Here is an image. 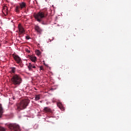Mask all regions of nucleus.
<instances>
[{
	"instance_id": "nucleus-20",
	"label": "nucleus",
	"mask_w": 131,
	"mask_h": 131,
	"mask_svg": "<svg viewBox=\"0 0 131 131\" xmlns=\"http://www.w3.org/2000/svg\"><path fill=\"white\" fill-rule=\"evenodd\" d=\"M26 39H30V37L29 36H27L26 37Z\"/></svg>"
},
{
	"instance_id": "nucleus-3",
	"label": "nucleus",
	"mask_w": 131,
	"mask_h": 131,
	"mask_svg": "<svg viewBox=\"0 0 131 131\" xmlns=\"http://www.w3.org/2000/svg\"><path fill=\"white\" fill-rule=\"evenodd\" d=\"M30 102V101L28 99L23 100L19 103L16 104V110H17V111H21V110L26 109Z\"/></svg>"
},
{
	"instance_id": "nucleus-23",
	"label": "nucleus",
	"mask_w": 131,
	"mask_h": 131,
	"mask_svg": "<svg viewBox=\"0 0 131 131\" xmlns=\"http://www.w3.org/2000/svg\"><path fill=\"white\" fill-rule=\"evenodd\" d=\"M28 53H30V51H28Z\"/></svg>"
},
{
	"instance_id": "nucleus-8",
	"label": "nucleus",
	"mask_w": 131,
	"mask_h": 131,
	"mask_svg": "<svg viewBox=\"0 0 131 131\" xmlns=\"http://www.w3.org/2000/svg\"><path fill=\"white\" fill-rule=\"evenodd\" d=\"M18 29L19 30V34H23V33L25 32V30H24V28H23L21 24H18Z\"/></svg>"
},
{
	"instance_id": "nucleus-22",
	"label": "nucleus",
	"mask_w": 131,
	"mask_h": 131,
	"mask_svg": "<svg viewBox=\"0 0 131 131\" xmlns=\"http://www.w3.org/2000/svg\"><path fill=\"white\" fill-rule=\"evenodd\" d=\"M0 47H2V44H1V43H0Z\"/></svg>"
},
{
	"instance_id": "nucleus-19",
	"label": "nucleus",
	"mask_w": 131,
	"mask_h": 131,
	"mask_svg": "<svg viewBox=\"0 0 131 131\" xmlns=\"http://www.w3.org/2000/svg\"><path fill=\"white\" fill-rule=\"evenodd\" d=\"M0 131H6V129L2 126H0Z\"/></svg>"
},
{
	"instance_id": "nucleus-12",
	"label": "nucleus",
	"mask_w": 131,
	"mask_h": 131,
	"mask_svg": "<svg viewBox=\"0 0 131 131\" xmlns=\"http://www.w3.org/2000/svg\"><path fill=\"white\" fill-rule=\"evenodd\" d=\"M2 12L4 14L8 15V7L7 6H4L3 8Z\"/></svg>"
},
{
	"instance_id": "nucleus-5",
	"label": "nucleus",
	"mask_w": 131,
	"mask_h": 131,
	"mask_svg": "<svg viewBox=\"0 0 131 131\" xmlns=\"http://www.w3.org/2000/svg\"><path fill=\"white\" fill-rule=\"evenodd\" d=\"M25 8H26V3L23 2L19 4V6L16 7L15 11L16 13H19L20 10L25 9Z\"/></svg>"
},
{
	"instance_id": "nucleus-9",
	"label": "nucleus",
	"mask_w": 131,
	"mask_h": 131,
	"mask_svg": "<svg viewBox=\"0 0 131 131\" xmlns=\"http://www.w3.org/2000/svg\"><path fill=\"white\" fill-rule=\"evenodd\" d=\"M34 29H35V31H36L37 32V33H39V34H41V33L42 32V29H41V28H40L39 26H38L37 25H35Z\"/></svg>"
},
{
	"instance_id": "nucleus-17",
	"label": "nucleus",
	"mask_w": 131,
	"mask_h": 131,
	"mask_svg": "<svg viewBox=\"0 0 131 131\" xmlns=\"http://www.w3.org/2000/svg\"><path fill=\"white\" fill-rule=\"evenodd\" d=\"M35 53L37 56H40L41 55V52L39 50H36Z\"/></svg>"
},
{
	"instance_id": "nucleus-7",
	"label": "nucleus",
	"mask_w": 131,
	"mask_h": 131,
	"mask_svg": "<svg viewBox=\"0 0 131 131\" xmlns=\"http://www.w3.org/2000/svg\"><path fill=\"white\" fill-rule=\"evenodd\" d=\"M12 57L14 58L15 61H16V63L17 64H20L21 63V58L19 57V56L15 55V54H12Z\"/></svg>"
},
{
	"instance_id": "nucleus-11",
	"label": "nucleus",
	"mask_w": 131,
	"mask_h": 131,
	"mask_svg": "<svg viewBox=\"0 0 131 131\" xmlns=\"http://www.w3.org/2000/svg\"><path fill=\"white\" fill-rule=\"evenodd\" d=\"M57 106H58V107H59V108L60 109V110H62V111H63V110H65L64 106H63V105L62 104V103L61 102H58Z\"/></svg>"
},
{
	"instance_id": "nucleus-16",
	"label": "nucleus",
	"mask_w": 131,
	"mask_h": 131,
	"mask_svg": "<svg viewBox=\"0 0 131 131\" xmlns=\"http://www.w3.org/2000/svg\"><path fill=\"white\" fill-rule=\"evenodd\" d=\"M35 100V101H38V100H40V96H39V95H36Z\"/></svg>"
},
{
	"instance_id": "nucleus-13",
	"label": "nucleus",
	"mask_w": 131,
	"mask_h": 131,
	"mask_svg": "<svg viewBox=\"0 0 131 131\" xmlns=\"http://www.w3.org/2000/svg\"><path fill=\"white\" fill-rule=\"evenodd\" d=\"M4 113V108L1 104H0V118H2L3 114Z\"/></svg>"
},
{
	"instance_id": "nucleus-18",
	"label": "nucleus",
	"mask_w": 131,
	"mask_h": 131,
	"mask_svg": "<svg viewBox=\"0 0 131 131\" xmlns=\"http://www.w3.org/2000/svg\"><path fill=\"white\" fill-rule=\"evenodd\" d=\"M11 69L12 73H15V72H16V68L12 67L11 68Z\"/></svg>"
},
{
	"instance_id": "nucleus-15",
	"label": "nucleus",
	"mask_w": 131,
	"mask_h": 131,
	"mask_svg": "<svg viewBox=\"0 0 131 131\" xmlns=\"http://www.w3.org/2000/svg\"><path fill=\"white\" fill-rule=\"evenodd\" d=\"M44 111L45 112H51V108H50L48 107H45L44 108Z\"/></svg>"
},
{
	"instance_id": "nucleus-4",
	"label": "nucleus",
	"mask_w": 131,
	"mask_h": 131,
	"mask_svg": "<svg viewBox=\"0 0 131 131\" xmlns=\"http://www.w3.org/2000/svg\"><path fill=\"white\" fill-rule=\"evenodd\" d=\"M46 17H47V15H46L44 12H39L34 15V17L38 22H41V20H42L43 18H46Z\"/></svg>"
},
{
	"instance_id": "nucleus-2",
	"label": "nucleus",
	"mask_w": 131,
	"mask_h": 131,
	"mask_svg": "<svg viewBox=\"0 0 131 131\" xmlns=\"http://www.w3.org/2000/svg\"><path fill=\"white\" fill-rule=\"evenodd\" d=\"M30 102V101L28 99L23 100L19 103L16 104V110H17V111H21V110L26 109Z\"/></svg>"
},
{
	"instance_id": "nucleus-1",
	"label": "nucleus",
	"mask_w": 131,
	"mask_h": 131,
	"mask_svg": "<svg viewBox=\"0 0 131 131\" xmlns=\"http://www.w3.org/2000/svg\"><path fill=\"white\" fill-rule=\"evenodd\" d=\"M11 80L12 84L15 86H19L23 81L21 76L18 74L13 75L11 77Z\"/></svg>"
},
{
	"instance_id": "nucleus-6",
	"label": "nucleus",
	"mask_w": 131,
	"mask_h": 131,
	"mask_svg": "<svg viewBox=\"0 0 131 131\" xmlns=\"http://www.w3.org/2000/svg\"><path fill=\"white\" fill-rule=\"evenodd\" d=\"M9 128L13 131H20V126L16 124H10L9 125Z\"/></svg>"
},
{
	"instance_id": "nucleus-21",
	"label": "nucleus",
	"mask_w": 131,
	"mask_h": 131,
	"mask_svg": "<svg viewBox=\"0 0 131 131\" xmlns=\"http://www.w3.org/2000/svg\"><path fill=\"white\" fill-rule=\"evenodd\" d=\"M40 71L43 70V67H42V66L40 67Z\"/></svg>"
},
{
	"instance_id": "nucleus-14",
	"label": "nucleus",
	"mask_w": 131,
	"mask_h": 131,
	"mask_svg": "<svg viewBox=\"0 0 131 131\" xmlns=\"http://www.w3.org/2000/svg\"><path fill=\"white\" fill-rule=\"evenodd\" d=\"M30 59L32 61V62H34V63H35V62H36V57L35 56H32L30 58Z\"/></svg>"
},
{
	"instance_id": "nucleus-10",
	"label": "nucleus",
	"mask_w": 131,
	"mask_h": 131,
	"mask_svg": "<svg viewBox=\"0 0 131 131\" xmlns=\"http://www.w3.org/2000/svg\"><path fill=\"white\" fill-rule=\"evenodd\" d=\"M28 69L30 71H32V68L35 69L36 67L34 64H31V63H29V66H28Z\"/></svg>"
}]
</instances>
